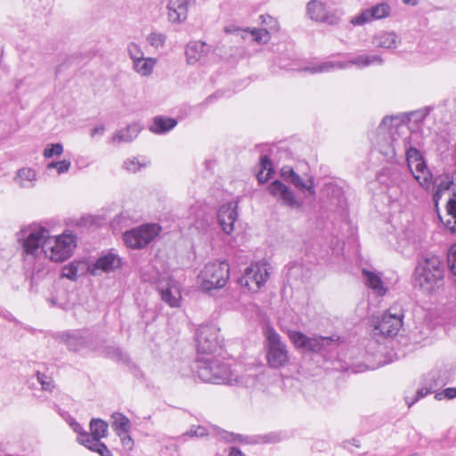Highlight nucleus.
Instances as JSON below:
<instances>
[{"label": "nucleus", "instance_id": "1", "mask_svg": "<svg viewBox=\"0 0 456 456\" xmlns=\"http://www.w3.org/2000/svg\"><path fill=\"white\" fill-rule=\"evenodd\" d=\"M197 374L202 381L215 384H241L245 387H253L256 382L255 376L233 377L229 365L217 359H200L197 362Z\"/></svg>", "mask_w": 456, "mask_h": 456}, {"label": "nucleus", "instance_id": "2", "mask_svg": "<svg viewBox=\"0 0 456 456\" xmlns=\"http://www.w3.org/2000/svg\"><path fill=\"white\" fill-rule=\"evenodd\" d=\"M444 279L443 263L439 257L430 256L420 261L415 268L413 286L425 294H430L439 287Z\"/></svg>", "mask_w": 456, "mask_h": 456}, {"label": "nucleus", "instance_id": "3", "mask_svg": "<svg viewBox=\"0 0 456 456\" xmlns=\"http://www.w3.org/2000/svg\"><path fill=\"white\" fill-rule=\"evenodd\" d=\"M403 126L398 124L395 117H385L377 130L376 144L379 151L387 159L396 155L395 147L399 140L400 129Z\"/></svg>", "mask_w": 456, "mask_h": 456}, {"label": "nucleus", "instance_id": "4", "mask_svg": "<svg viewBox=\"0 0 456 456\" xmlns=\"http://www.w3.org/2000/svg\"><path fill=\"white\" fill-rule=\"evenodd\" d=\"M48 237L49 230L37 224L24 226L17 232V240L21 244L23 253L33 257L44 252V245Z\"/></svg>", "mask_w": 456, "mask_h": 456}, {"label": "nucleus", "instance_id": "5", "mask_svg": "<svg viewBox=\"0 0 456 456\" xmlns=\"http://www.w3.org/2000/svg\"><path fill=\"white\" fill-rule=\"evenodd\" d=\"M230 277V267L226 261L208 263L199 275L200 287L209 292L224 287Z\"/></svg>", "mask_w": 456, "mask_h": 456}, {"label": "nucleus", "instance_id": "6", "mask_svg": "<svg viewBox=\"0 0 456 456\" xmlns=\"http://www.w3.org/2000/svg\"><path fill=\"white\" fill-rule=\"evenodd\" d=\"M266 362L273 369L285 367L289 362L287 345L273 328L268 327L265 330Z\"/></svg>", "mask_w": 456, "mask_h": 456}, {"label": "nucleus", "instance_id": "7", "mask_svg": "<svg viewBox=\"0 0 456 456\" xmlns=\"http://www.w3.org/2000/svg\"><path fill=\"white\" fill-rule=\"evenodd\" d=\"M76 246V237L71 233L53 237L49 234L44 245V253L53 262H64L71 256Z\"/></svg>", "mask_w": 456, "mask_h": 456}, {"label": "nucleus", "instance_id": "8", "mask_svg": "<svg viewBox=\"0 0 456 456\" xmlns=\"http://www.w3.org/2000/svg\"><path fill=\"white\" fill-rule=\"evenodd\" d=\"M372 64H383V59L379 55H358L347 61H328L317 63L314 66H307L304 68L305 71L310 73H323L330 72L334 69H347L352 65L357 68H364Z\"/></svg>", "mask_w": 456, "mask_h": 456}, {"label": "nucleus", "instance_id": "9", "mask_svg": "<svg viewBox=\"0 0 456 456\" xmlns=\"http://www.w3.org/2000/svg\"><path fill=\"white\" fill-rule=\"evenodd\" d=\"M334 0H311L306 4V13L314 21L337 25L342 12L336 6Z\"/></svg>", "mask_w": 456, "mask_h": 456}, {"label": "nucleus", "instance_id": "10", "mask_svg": "<svg viewBox=\"0 0 456 456\" xmlns=\"http://www.w3.org/2000/svg\"><path fill=\"white\" fill-rule=\"evenodd\" d=\"M160 230V226L156 224L140 225L124 233V242L133 249L143 248L159 235Z\"/></svg>", "mask_w": 456, "mask_h": 456}, {"label": "nucleus", "instance_id": "11", "mask_svg": "<svg viewBox=\"0 0 456 456\" xmlns=\"http://www.w3.org/2000/svg\"><path fill=\"white\" fill-rule=\"evenodd\" d=\"M268 270V265L265 262L251 264L238 280V283L249 292H257L269 278Z\"/></svg>", "mask_w": 456, "mask_h": 456}, {"label": "nucleus", "instance_id": "12", "mask_svg": "<svg viewBox=\"0 0 456 456\" xmlns=\"http://www.w3.org/2000/svg\"><path fill=\"white\" fill-rule=\"evenodd\" d=\"M219 328L215 324L200 325L196 331V345L199 354H211L221 347Z\"/></svg>", "mask_w": 456, "mask_h": 456}, {"label": "nucleus", "instance_id": "13", "mask_svg": "<svg viewBox=\"0 0 456 456\" xmlns=\"http://www.w3.org/2000/svg\"><path fill=\"white\" fill-rule=\"evenodd\" d=\"M289 338L297 348L313 353L325 350L336 342L332 337H308L300 331H291Z\"/></svg>", "mask_w": 456, "mask_h": 456}, {"label": "nucleus", "instance_id": "14", "mask_svg": "<svg viewBox=\"0 0 456 456\" xmlns=\"http://www.w3.org/2000/svg\"><path fill=\"white\" fill-rule=\"evenodd\" d=\"M403 311L398 306L390 307L374 325L380 334L387 337L395 336L403 325Z\"/></svg>", "mask_w": 456, "mask_h": 456}, {"label": "nucleus", "instance_id": "15", "mask_svg": "<svg viewBox=\"0 0 456 456\" xmlns=\"http://www.w3.org/2000/svg\"><path fill=\"white\" fill-rule=\"evenodd\" d=\"M268 191L273 197L281 200L284 206L293 209H300L303 207V202L296 198L293 191L280 180L271 183Z\"/></svg>", "mask_w": 456, "mask_h": 456}, {"label": "nucleus", "instance_id": "16", "mask_svg": "<svg viewBox=\"0 0 456 456\" xmlns=\"http://www.w3.org/2000/svg\"><path fill=\"white\" fill-rule=\"evenodd\" d=\"M58 338L72 352H78L88 347L92 340L87 332L79 330L61 332L58 335Z\"/></svg>", "mask_w": 456, "mask_h": 456}, {"label": "nucleus", "instance_id": "17", "mask_svg": "<svg viewBox=\"0 0 456 456\" xmlns=\"http://www.w3.org/2000/svg\"><path fill=\"white\" fill-rule=\"evenodd\" d=\"M161 299L171 307L180 306L181 291L176 281L171 278L162 280L158 284Z\"/></svg>", "mask_w": 456, "mask_h": 456}, {"label": "nucleus", "instance_id": "18", "mask_svg": "<svg viewBox=\"0 0 456 456\" xmlns=\"http://www.w3.org/2000/svg\"><path fill=\"white\" fill-rule=\"evenodd\" d=\"M390 11L391 8L387 4L381 3L362 11L361 13L353 17L350 22L354 26H362L374 20L387 17L390 14Z\"/></svg>", "mask_w": 456, "mask_h": 456}, {"label": "nucleus", "instance_id": "19", "mask_svg": "<svg viewBox=\"0 0 456 456\" xmlns=\"http://www.w3.org/2000/svg\"><path fill=\"white\" fill-rule=\"evenodd\" d=\"M90 273L94 276L102 273H110L121 266V258L112 251L101 256L95 263L90 265Z\"/></svg>", "mask_w": 456, "mask_h": 456}, {"label": "nucleus", "instance_id": "20", "mask_svg": "<svg viewBox=\"0 0 456 456\" xmlns=\"http://www.w3.org/2000/svg\"><path fill=\"white\" fill-rule=\"evenodd\" d=\"M237 202L230 201L220 207L217 212V220L222 230L231 234L234 230V223L238 218Z\"/></svg>", "mask_w": 456, "mask_h": 456}, {"label": "nucleus", "instance_id": "21", "mask_svg": "<svg viewBox=\"0 0 456 456\" xmlns=\"http://www.w3.org/2000/svg\"><path fill=\"white\" fill-rule=\"evenodd\" d=\"M91 433H80L77 436V441L83 445H89L101 442V439L105 437L108 433V424L100 419H93L90 422Z\"/></svg>", "mask_w": 456, "mask_h": 456}, {"label": "nucleus", "instance_id": "22", "mask_svg": "<svg viewBox=\"0 0 456 456\" xmlns=\"http://www.w3.org/2000/svg\"><path fill=\"white\" fill-rule=\"evenodd\" d=\"M191 0H169L167 4V20L172 24H181L187 20Z\"/></svg>", "mask_w": 456, "mask_h": 456}, {"label": "nucleus", "instance_id": "23", "mask_svg": "<svg viewBox=\"0 0 456 456\" xmlns=\"http://www.w3.org/2000/svg\"><path fill=\"white\" fill-rule=\"evenodd\" d=\"M209 51V47L202 41L190 42L185 48V55L189 64H195Z\"/></svg>", "mask_w": 456, "mask_h": 456}, {"label": "nucleus", "instance_id": "24", "mask_svg": "<svg viewBox=\"0 0 456 456\" xmlns=\"http://www.w3.org/2000/svg\"><path fill=\"white\" fill-rule=\"evenodd\" d=\"M400 42V37L392 31H382L375 35L372 38V44L375 46L384 49H395Z\"/></svg>", "mask_w": 456, "mask_h": 456}, {"label": "nucleus", "instance_id": "25", "mask_svg": "<svg viewBox=\"0 0 456 456\" xmlns=\"http://www.w3.org/2000/svg\"><path fill=\"white\" fill-rule=\"evenodd\" d=\"M90 265L86 261H73L63 266L62 276L71 281H76L79 276L90 273Z\"/></svg>", "mask_w": 456, "mask_h": 456}, {"label": "nucleus", "instance_id": "26", "mask_svg": "<svg viewBox=\"0 0 456 456\" xmlns=\"http://www.w3.org/2000/svg\"><path fill=\"white\" fill-rule=\"evenodd\" d=\"M411 173L421 187L425 189L430 188L433 183V178L424 159L413 164Z\"/></svg>", "mask_w": 456, "mask_h": 456}, {"label": "nucleus", "instance_id": "27", "mask_svg": "<svg viewBox=\"0 0 456 456\" xmlns=\"http://www.w3.org/2000/svg\"><path fill=\"white\" fill-rule=\"evenodd\" d=\"M176 125L177 120L175 118L165 116H156L153 118L152 124L150 126L149 129L154 134H163L171 131L176 126Z\"/></svg>", "mask_w": 456, "mask_h": 456}, {"label": "nucleus", "instance_id": "28", "mask_svg": "<svg viewBox=\"0 0 456 456\" xmlns=\"http://www.w3.org/2000/svg\"><path fill=\"white\" fill-rule=\"evenodd\" d=\"M362 276L366 286L370 289L376 295L383 296L387 292V289L381 280V277L374 272L362 270Z\"/></svg>", "mask_w": 456, "mask_h": 456}, {"label": "nucleus", "instance_id": "29", "mask_svg": "<svg viewBox=\"0 0 456 456\" xmlns=\"http://www.w3.org/2000/svg\"><path fill=\"white\" fill-rule=\"evenodd\" d=\"M142 130V126L138 123H133L127 126L125 129L119 130L112 137V142L115 143L131 142L135 139Z\"/></svg>", "mask_w": 456, "mask_h": 456}, {"label": "nucleus", "instance_id": "30", "mask_svg": "<svg viewBox=\"0 0 456 456\" xmlns=\"http://www.w3.org/2000/svg\"><path fill=\"white\" fill-rule=\"evenodd\" d=\"M111 427L116 434L121 437L127 435L131 428L129 419L121 412H114L111 415Z\"/></svg>", "mask_w": 456, "mask_h": 456}, {"label": "nucleus", "instance_id": "31", "mask_svg": "<svg viewBox=\"0 0 456 456\" xmlns=\"http://www.w3.org/2000/svg\"><path fill=\"white\" fill-rule=\"evenodd\" d=\"M157 62L156 58L142 57L133 63V69L140 76L149 77L152 74Z\"/></svg>", "mask_w": 456, "mask_h": 456}, {"label": "nucleus", "instance_id": "32", "mask_svg": "<svg viewBox=\"0 0 456 456\" xmlns=\"http://www.w3.org/2000/svg\"><path fill=\"white\" fill-rule=\"evenodd\" d=\"M289 183H292L300 191H305L313 198L315 197L316 192H315L314 183L313 178H309L306 182H304L302 177L300 175H298L297 173H295L292 175Z\"/></svg>", "mask_w": 456, "mask_h": 456}, {"label": "nucleus", "instance_id": "33", "mask_svg": "<svg viewBox=\"0 0 456 456\" xmlns=\"http://www.w3.org/2000/svg\"><path fill=\"white\" fill-rule=\"evenodd\" d=\"M447 380L448 377L445 371L432 370L425 379V384L434 390L438 387L444 386Z\"/></svg>", "mask_w": 456, "mask_h": 456}, {"label": "nucleus", "instance_id": "34", "mask_svg": "<svg viewBox=\"0 0 456 456\" xmlns=\"http://www.w3.org/2000/svg\"><path fill=\"white\" fill-rule=\"evenodd\" d=\"M447 212L451 218L446 221L445 226L452 232H456V192L449 199L446 205Z\"/></svg>", "mask_w": 456, "mask_h": 456}, {"label": "nucleus", "instance_id": "35", "mask_svg": "<svg viewBox=\"0 0 456 456\" xmlns=\"http://www.w3.org/2000/svg\"><path fill=\"white\" fill-rule=\"evenodd\" d=\"M277 441V436L273 434L263 436H256L249 437L238 434L237 442L242 444H267V443H274Z\"/></svg>", "mask_w": 456, "mask_h": 456}, {"label": "nucleus", "instance_id": "36", "mask_svg": "<svg viewBox=\"0 0 456 456\" xmlns=\"http://www.w3.org/2000/svg\"><path fill=\"white\" fill-rule=\"evenodd\" d=\"M260 165L261 170L257 174V179L260 183H265L273 173V164L271 159L266 155H265L261 157Z\"/></svg>", "mask_w": 456, "mask_h": 456}, {"label": "nucleus", "instance_id": "37", "mask_svg": "<svg viewBox=\"0 0 456 456\" xmlns=\"http://www.w3.org/2000/svg\"><path fill=\"white\" fill-rule=\"evenodd\" d=\"M259 18L261 20V24L264 26L262 28L269 35L279 31L280 25L275 18L269 14H262Z\"/></svg>", "mask_w": 456, "mask_h": 456}, {"label": "nucleus", "instance_id": "38", "mask_svg": "<svg viewBox=\"0 0 456 456\" xmlns=\"http://www.w3.org/2000/svg\"><path fill=\"white\" fill-rule=\"evenodd\" d=\"M167 36L164 33L151 31L147 37V42L151 46L159 49L163 48L166 45Z\"/></svg>", "mask_w": 456, "mask_h": 456}, {"label": "nucleus", "instance_id": "39", "mask_svg": "<svg viewBox=\"0 0 456 456\" xmlns=\"http://www.w3.org/2000/svg\"><path fill=\"white\" fill-rule=\"evenodd\" d=\"M18 177L21 187L28 186L36 179V172L31 168H21L18 172Z\"/></svg>", "mask_w": 456, "mask_h": 456}, {"label": "nucleus", "instance_id": "40", "mask_svg": "<svg viewBox=\"0 0 456 456\" xmlns=\"http://www.w3.org/2000/svg\"><path fill=\"white\" fill-rule=\"evenodd\" d=\"M243 31L250 33L253 36L254 40L258 44H266L270 40V35L263 28H247Z\"/></svg>", "mask_w": 456, "mask_h": 456}, {"label": "nucleus", "instance_id": "41", "mask_svg": "<svg viewBox=\"0 0 456 456\" xmlns=\"http://www.w3.org/2000/svg\"><path fill=\"white\" fill-rule=\"evenodd\" d=\"M208 436V430L204 426H191L188 431L181 436V439L185 436L190 437H204Z\"/></svg>", "mask_w": 456, "mask_h": 456}, {"label": "nucleus", "instance_id": "42", "mask_svg": "<svg viewBox=\"0 0 456 456\" xmlns=\"http://www.w3.org/2000/svg\"><path fill=\"white\" fill-rule=\"evenodd\" d=\"M405 155H406L407 164H408V167L411 171H412V167H413L414 163L419 162L423 159L420 152L417 149L412 148V147H410L409 149H407L405 151Z\"/></svg>", "mask_w": 456, "mask_h": 456}, {"label": "nucleus", "instance_id": "43", "mask_svg": "<svg viewBox=\"0 0 456 456\" xmlns=\"http://www.w3.org/2000/svg\"><path fill=\"white\" fill-rule=\"evenodd\" d=\"M127 52L129 57L132 59L133 63L141 58L144 57V53L141 49L140 45L132 42L127 45Z\"/></svg>", "mask_w": 456, "mask_h": 456}, {"label": "nucleus", "instance_id": "44", "mask_svg": "<svg viewBox=\"0 0 456 456\" xmlns=\"http://www.w3.org/2000/svg\"><path fill=\"white\" fill-rule=\"evenodd\" d=\"M63 152V146L61 143L49 144L44 151V157L46 159L53 156H60Z\"/></svg>", "mask_w": 456, "mask_h": 456}, {"label": "nucleus", "instance_id": "45", "mask_svg": "<svg viewBox=\"0 0 456 456\" xmlns=\"http://www.w3.org/2000/svg\"><path fill=\"white\" fill-rule=\"evenodd\" d=\"M145 164L141 163L137 158L127 159L123 163V168L130 173H135Z\"/></svg>", "mask_w": 456, "mask_h": 456}, {"label": "nucleus", "instance_id": "46", "mask_svg": "<svg viewBox=\"0 0 456 456\" xmlns=\"http://www.w3.org/2000/svg\"><path fill=\"white\" fill-rule=\"evenodd\" d=\"M86 447L93 452H97L101 456H113L108 447L102 442L89 444V445H86Z\"/></svg>", "mask_w": 456, "mask_h": 456}, {"label": "nucleus", "instance_id": "47", "mask_svg": "<svg viewBox=\"0 0 456 456\" xmlns=\"http://www.w3.org/2000/svg\"><path fill=\"white\" fill-rule=\"evenodd\" d=\"M70 161L69 160H61V161H53L47 165L48 169L56 168L59 174H62L68 172L70 167Z\"/></svg>", "mask_w": 456, "mask_h": 456}, {"label": "nucleus", "instance_id": "48", "mask_svg": "<svg viewBox=\"0 0 456 456\" xmlns=\"http://www.w3.org/2000/svg\"><path fill=\"white\" fill-rule=\"evenodd\" d=\"M37 377L38 382L41 384V387L44 390H46V391L53 390V381L52 378H50L43 373H40V372L37 373Z\"/></svg>", "mask_w": 456, "mask_h": 456}, {"label": "nucleus", "instance_id": "49", "mask_svg": "<svg viewBox=\"0 0 456 456\" xmlns=\"http://www.w3.org/2000/svg\"><path fill=\"white\" fill-rule=\"evenodd\" d=\"M433 391L432 388H430V387L427 386L425 384V387H421L419 388L418 391H417V395L415 396L414 399H412L411 402L408 401V398H406V403L408 404L409 407H411L412 404H414L419 399L426 396L427 395H428L429 393H431Z\"/></svg>", "mask_w": 456, "mask_h": 456}, {"label": "nucleus", "instance_id": "50", "mask_svg": "<svg viewBox=\"0 0 456 456\" xmlns=\"http://www.w3.org/2000/svg\"><path fill=\"white\" fill-rule=\"evenodd\" d=\"M435 397L437 400H442L443 398L453 399L456 397V388L448 387L444 389L442 393H437Z\"/></svg>", "mask_w": 456, "mask_h": 456}, {"label": "nucleus", "instance_id": "51", "mask_svg": "<svg viewBox=\"0 0 456 456\" xmlns=\"http://www.w3.org/2000/svg\"><path fill=\"white\" fill-rule=\"evenodd\" d=\"M296 172L289 167H283L281 169V176L286 181L289 182L291 180L292 175Z\"/></svg>", "mask_w": 456, "mask_h": 456}, {"label": "nucleus", "instance_id": "52", "mask_svg": "<svg viewBox=\"0 0 456 456\" xmlns=\"http://www.w3.org/2000/svg\"><path fill=\"white\" fill-rule=\"evenodd\" d=\"M452 184H453V182L446 176L437 184V191H447L450 189Z\"/></svg>", "mask_w": 456, "mask_h": 456}, {"label": "nucleus", "instance_id": "53", "mask_svg": "<svg viewBox=\"0 0 456 456\" xmlns=\"http://www.w3.org/2000/svg\"><path fill=\"white\" fill-rule=\"evenodd\" d=\"M428 114V110H420L414 112H411L410 114L411 119L414 118L416 121H420L426 118V116Z\"/></svg>", "mask_w": 456, "mask_h": 456}, {"label": "nucleus", "instance_id": "54", "mask_svg": "<svg viewBox=\"0 0 456 456\" xmlns=\"http://www.w3.org/2000/svg\"><path fill=\"white\" fill-rule=\"evenodd\" d=\"M220 435L223 439H224L228 442H237L238 434L222 430L220 432Z\"/></svg>", "mask_w": 456, "mask_h": 456}, {"label": "nucleus", "instance_id": "55", "mask_svg": "<svg viewBox=\"0 0 456 456\" xmlns=\"http://www.w3.org/2000/svg\"><path fill=\"white\" fill-rule=\"evenodd\" d=\"M456 262V244L453 245L448 254V263Z\"/></svg>", "mask_w": 456, "mask_h": 456}, {"label": "nucleus", "instance_id": "56", "mask_svg": "<svg viewBox=\"0 0 456 456\" xmlns=\"http://www.w3.org/2000/svg\"><path fill=\"white\" fill-rule=\"evenodd\" d=\"M105 131L104 126L101 125L99 126H95L91 131V136H95L96 134H103Z\"/></svg>", "mask_w": 456, "mask_h": 456}, {"label": "nucleus", "instance_id": "57", "mask_svg": "<svg viewBox=\"0 0 456 456\" xmlns=\"http://www.w3.org/2000/svg\"><path fill=\"white\" fill-rule=\"evenodd\" d=\"M228 456H245L238 447H231Z\"/></svg>", "mask_w": 456, "mask_h": 456}, {"label": "nucleus", "instance_id": "58", "mask_svg": "<svg viewBox=\"0 0 456 456\" xmlns=\"http://www.w3.org/2000/svg\"><path fill=\"white\" fill-rule=\"evenodd\" d=\"M71 426L73 428V430L78 434V436H80V433H85L79 423H71Z\"/></svg>", "mask_w": 456, "mask_h": 456}, {"label": "nucleus", "instance_id": "59", "mask_svg": "<svg viewBox=\"0 0 456 456\" xmlns=\"http://www.w3.org/2000/svg\"><path fill=\"white\" fill-rule=\"evenodd\" d=\"M121 440H122L123 444H125V445H129V444L133 445V444H134L132 438L126 435H124L123 437L121 436Z\"/></svg>", "mask_w": 456, "mask_h": 456}, {"label": "nucleus", "instance_id": "60", "mask_svg": "<svg viewBox=\"0 0 456 456\" xmlns=\"http://www.w3.org/2000/svg\"><path fill=\"white\" fill-rule=\"evenodd\" d=\"M239 29H240V28H235V27H233V26H228V27H225L224 31H225L226 33H229V34H230V33H233V32H235V31H237V30H239Z\"/></svg>", "mask_w": 456, "mask_h": 456}, {"label": "nucleus", "instance_id": "61", "mask_svg": "<svg viewBox=\"0 0 456 456\" xmlns=\"http://www.w3.org/2000/svg\"><path fill=\"white\" fill-rule=\"evenodd\" d=\"M403 2V4H410V5H412V6H415L418 4L419 3V0H402Z\"/></svg>", "mask_w": 456, "mask_h": 456}, {"label": "nucleus", "instance_id": "62", "mask_svg": "<svg viewBox=\"0 0 456 456\" xmlns=\"http://www.w3.org/2000/svg\"><path fill=\"white\" fill-rule=\"evenodd\" d=\"M448 264L450 265L452 273L456 275V262Z\"/></svg>", "mask_w": 456, "mask_h": 456}, {"label": "nucleus", "instance_id": "63", "mask_svg": "<svg viewBox=\"0 0 456 456\" xmlns=\"http://www.w3.org/2000/svg\"><path fill=\"white\" fill-rule=\"evenodd\" d=\"M214 97H215V95H210L209 97H208V98L206 99L207 102H211V100H212Z\"/></svg>", "mask_w": 456, "mask_h": 456}, {"label": "nucleus", "instance_id": "64", "mask_svg": "<svg viewBox=\"0 0 456 456\" xmlns=\"http://www.w3.org/2000/svg\"><path fill=\"white\" fill-rule=\"evenodd\" d=\"M201 226H202V224H196V227H197V229L201 228Z\"/></svg>", "mask_w": 456, "mask_h": 456}]
</instances>
